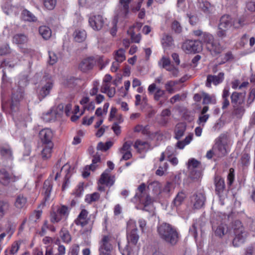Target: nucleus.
<instances>
[{"mask_svg":"<svg viewBox=\"0 0 255 255\" xmlns=\"http://www.w3.org/2000/svg\"><path fill=\"white\" fill-rule=\"evenodd\" d=\"M51 114H52V112H48L45 114H43L42 116L43 120L46 122H52L55 121V118L54 117L50 118Z\"/></svg>","mask_w":255,"mask_h":255,"instance_id":"60","label":"nucleus"},{"mask_svg":"<svg viewBox=\"0 0 255 255\" xmlns=\"http://www.w3.org/2000/svg\"><path fill=\"white\" fill-rule=\"evenodd\" d=\"M112 246L110 243V238L104 236L99 242V255H111Z\"/></svg>","mask_w":255,"mask_h":255,"instance_id":"12","label":"nucleus"},{"mask_svg":"<svg viewBox=\"0 0 255 255\" xmlns=\"http://www.w3.org/2000/svg\"><path fill=\"white\" fill-rule=\"evenodd\" d=\"M28 41L27 36L24 33H17L12 37V42L17 45L24 44Z\"/></svg>","mask_w":255,"mask_h":255,"instance_id":"30","label":"nucleus"},{"mask_svg":"<svg viewBox=\"0 0 255 255\" xmlns=\"http://www.w3.org/2000/svg\"><path fill=\"white\" fill-rule=\"evenodd\" d=\"M186 126L183 124H179L176 126L175 130V138L179 139L184 134Z\"/></svg>","mask_w":255,"mask_h":255,"instance_id":"33","label":"nucleus"},{"mask_svg":"<svg viewBox=\"0 0 255 255\" xmlns=\"http://www.w3.org/2000/svg\"><path fill=\"white\" fill-rule=\"evenodd\" d=\"M207 48L213 56L220 54L223 50V47L220 43L215 40L207 46Z\"/></svg>","mask_w":255,"mask_h":255,"instance_id":"20","label":"nucleus"},{"mask_svg":"<svg viewBox=\"0 0 255 255\" xmlns=\"http://www.w3.org/2000/svg\"><path fill=\"white\" fill-rule=\"evenodd\" d=\"M144 183L140 184L137 188L138 192L136 193L133 199L134 201L139 202L144 206L151 204L161 192V185L158 181H154L148 185V189L151 191L152 197L146 193Z\"/></svg>","mask_w":255,"mask_h":255,"instance_id":"2","label":"nucleus"},{"mask_svg":"<svg viewBox=\"0 0 255 255\" xmlns=\"http://www.w3.org/2000/svg\"><path fill=\"white\" fill-rule=\"evenodd\" d=\"M80 198V184L72 191L70 197V206L71 208L75 207L79 202Z\"/></svg>","mask_w":255,"mask_h":255,"instance_id":"22","label":"nucleus"},{"mask_svg":"<svg viewBox=\"0 0 255 255\" xmlns=\"http://www.w3.org/2000/svg\"><path fill=\"white\" fill-rule=\"evenodd\" d=\"M27 204V198L22 194L18 195L15 197L14 206L18 209L25 207Z\"/></svg>","mask_w":255,"mask_h":255,"instance_id":"29","label":"nucleus"},{"mask_svg":"<svg viewBox=\"0 0 255 255\" xmlns=\"http://www.w3.org/2000/svg\"><path fill=\"white\" fill-rule=\"evenodd\" d=\"M159 237L167 244L174 246L179 240V234L176 228L167 223H162L157 227Z\"/></svg>","mask_w":255,"mask_h":255,"instance_id":"3","label":"nucleus"},{"mask_svg":"<svg viewBox=\"0 0 255 255\" xmlns=\"http://www.w3.org/2000/svg\"><path fill=\"white\" fill-rule=\"evenodd\" d=\"M185 198L186 194L185 192H184L183 191L179 192L177 194L174 200L173 201L172 203L173 205L175 207L180 206L182 204Z\"/></svg>","mask_w":255,"mask_h":255,"instance_id":"34","label":"nucleus"},{"mask_svg":"<svg viewBox=\"0 0 255 255\" xmlns=\"http://www.w3.org/2000/svg\"><path fill=\"white\" fill-rule=\"evenodd\" d=\"M171 115V111L168 109H166L163 110L161 113V116L162 117L161 123L163 125H166L168 121V119L167 117H169Z\"/></svg>","mask_w":255,"mask_h":255,"instance_id":"46","label":"nucleus"},{"mask_svg":"<svg viewBox=\"0 0 255 255\" xmlns=\"http://www.w3.org/2000/svg\"><path fill=\"white\" fill-rule=\"evenodd\" d=\"M65 170V171H67V172L65 175L64 181L62 184V190H65L66 188L67 187L69 183V179L71 176L69 174V172H70V167L68 165H65L63 166V167L61 168V170Z\"/></svg>","mask_w":255,"mask_h":255,"instance_id":"38","label":"nucleus"},{"mask_svg":"<svg viewBox=\"0 0 255 255\" xmlns=\"http://www.w3.org/2000/svg\"><path fill=\"white\" fill-rule=\"evenodd\" d=\"M165 94L164 90H161L160 88H157L156 91L154 95V99L155 101H159L161 97H163Z\"/></svg>","mask_w":255,"mask_h":255,"instance_id":"57","label":"nucleus"},{"mask_svg":"<svg viewBox=\"0 0 255 255\" xmlns=\"http://www.w3.org/2000/svg\"><path fill=\"white\" fill-rule=\"evenodd\" d=\"M23 98V90L22 88H18L16 91L13 90L10 108L13 119L15 118L16 115L14 114L18 110L19 102Z\"/></svg>","mask_w":255,"mask_h":255,"instance_id":"7","label":"nucleus"},{"mask_svg":"<svg viewBox=\"0 0 255 255\" xmlns=\"http://www.w3.org/2000/svg\"><path fill=\"white\" fill-rule=\"evenodd\" d=\"M172 29L176 33H180L182 30V26L179 22L176 20H174L172 24Z\"/></svg>","mask_w":255,"mask_h":255,"instance_id":"53","label":"nucleus"},{"mask_svg":"<svg viewBox=\"0 0 255 255\" xmlns=\"http://www.w3.org/2000/svg\"><path fill=\"white\" fill-rule=\"evenodd\" d=\"M212 231L214 235L220 238H222L224 236L233 231L235 236L233 240L234 247H239L243 244L247 237V232L239 220H236L232 223L231 229H229L228 226L224 223L213 224Z\"/></svg>","mask_w":255,"mask_h":255,"instance_id":"1","label":"nucleus"},{"mask_svg":"<svg viewBox=\"0 0 255 255\" xmlns=\"http://www.w3.org/2000/svg\"><path fill=\"white\" fill-rule=\"evenodd\" d=\"M224 79V73L223 72H220L218 75H209L207 78L206 86L210 88L212 83L216 86L222 83Z\"/></svg>","mask_w":255,"mask_h":255,"instance_id":"16","label":"nucleus"},{"mask_svg":"<svg viewBox=\"0 0 255 255\" xmlns=\"http://www.w3.org/2000/svg\"><path fill=\"white\" fill-rule=\"evenodd\" d=\"M11 49L9 44L4 43L0 46V55L3 56L10 53Z\"/></svg>","mask_w":255,"mask_h":255,"instance_id":"47","label":"nucleus"},{"mask_svg":"<svg viewBox=\"0 0 255 255\" xmlns=\"http://www.w3.org/2000/svg\"><path fill=\"white\" fill-rule=\"evenodd\" d=\"M193 33L195 36L200 37L201 42L206 44L207 47L214 40V37L211 34L203 32L200 29L193 30Z\"/></svg>","mask_w":255,"mask_h":255,"instance_id":"15","label":"nucleus"},{"mask_svg":"<svg viewBox=\"0 0 255 255\" xmlns=\"http://www.w3.org/2000/svg\"><path fill=\"white\" fill-rule=\"evenodd\" d=\"M100 197V195L98 192H94L92 194L86 195L85 201L87 203L90 204L93 202L98 201Z\"/></svg>","mask_w":255,"mask_h":255,"instance_id":"41","label":"nucleus"},{"mask_svg":"<svg viewBox=\"0 0 255 255\" xmlns=\"http://www.w3.org/2000/svg\"><path fill=\"white\" fill-rule=\"evenodd\" d=\"M43 148L41 152L43 160H46L51 157V151L53 146L43 145Z\"/></svg>","mask_w":255,"mask_h":255,"instance_id":"35","label":"nucleus"},{"mask_svg":"<svg viewBox=\"0 0 255 255\" xmlns=\"http://www.w3.org/2000/svg\"><path fill=\"white\" fill-rule=\"evenodd\" d=\"M128 34L130 36L131 40L132 42L139 43L141 39V35L140 34H135L132 31H128Z\"/></svg>","mask_w":255,"mask_h":255,"instance_id":"54","label":"nucleus"},{"mask_svg":"<svg viewBox=\"0 0 255 255\" xmlns=\"http://www.w3.org/2000/svg\"><path fill=\"white\" fill-rule=\"evenodd\" d=\"M21 18L24 20L29 22H35L37 20V18L30 11L24 9L21 13Z\"/></svg>","mask_w":255,"mask_h":255,"instance_id":"31","label":"nucleus"},{"mask_svg":"<svg viewBox=\"0 0 255 255\" xmlns=\"http://www.w3.org/2000/svg\"><path fill=\"white\" fill-rule=\"evenodd\" d=\"M15 181L14 176L9 174L5 169H0V183L6 186Z\"/></svg>","mask_w":255,"mask_h":255,"instance_id":"18","label":"nucleus"},{"mask_svg":"<svg viewBox=\"0 0 255 255\" xmlns=\"http://www.w3.org/2000/svg\"><path fill=\"white\" fill-rule=\"evenodd\" d=\"M69 215L68 208L66 205H61L56 211L51 213L50 220L52 223H58L62 219H66Z\"/></svg>","mask_w":255,"mask_h":255,"instance_id":"8","label":"nucleus"},{"mask_svg":"<svg viewBox=\"0 0 255 255\" xmlns=\"http://www.w3.org/2000/svg\"><path fill=\"white\" fill-rule=\"evenodd\" d=\"M59 235L63 242L65 243H69L71 240L69 232L65 228H62L61 230Z\"/></svg>","mask_w":255,"mask_h":255,"instance_id":"39","label":"nucleus"},{"mask_svg":"<svg viewBox=\"0 0 255 255\" xmlns=\"http://www.w3.org/2000/svg\"><path fill=\"white\" fill-rule=\"evenodd\" d=\"M244 25V20L242 19H240L237 20L233 19V26L236 28H240L243 27Z\"/></svg>","mask_w":255,"mask_h":255,"instance_id":"64","label":"nucleus"},{"mask_svg":"<svg viewBox=\"0 0 255 255\" xmlns=\"http://www.w3.org/2000/svg\"><path fill=\"white\" fill-rule=\"evenodd\" d=\"M203 104L207 105L209 104H215L216 103V100L215 96H210L208 94L206 93H203Z\"/></svg>","mask_w":255,"mask_h":255,"instance_id":"42","label":"nucleus"},{"mask_svg":"<svg viewBox=\"0 0 255 255\" xmlns=\"http://www.w3.org/2000/svg\"><path fill=\"white\" fill-rule=\"evenodd\" d=\"M54 81L51 75L45 73L41 80V88L38 91V98L41 101L48 96L53 88Z\"/></svg>","mask_w":255,"mask_h":255,"instance_id":"6","label":"nucleus"},{"mask_svg":"<svg viewBox=\"0 0 255 255\" xmlns=\"http://www.w3.org/2000/svg\"><path fill=\"white\" fill-rule=\"evenodd\" d=\"M233 107L232 115L238 119L242 118L246 111L244 107L241 105L233 106Z\"/></svg>","mask_w":255,"mask_h":255,"instance_id":"32","label":"nucleus"},{"mask_svg":"<svg viewBox=\"0 0 255 255\" xmlns=\"http://www.w3.org/2000/svg\"><path fill=\"white\" fill-rule=\"evenodd\" d=\"M99 182L101 184H106L108 186H112L115 182V177L110 176L109 174L104 172L101 175Z\"/></svg>","mask_w":255,"mask_h":255,"instance_id":"25","label":"nucleus"},{"mask_svg":"<svg viewBox=\"0 0 255 255\" xmlns=\"http://www.w3.org/2000/svg\"><path fill=\"white\" fill-rule=\"evenodd\" d=\"M9 208V203L4 200H0V219L7 213Z\"/></svg>","mask_w":255,"mask_h":255,"instance_id":"37","label":"nucleus"},{"mask_svg":"<svg viewBox=\"0 0 255 255\" xmlns=\"http://www.w3.org/2000/svg\"><path fill=\"white\" fill-rule=\"evenodd\" d=\"M79 79L74 77H70L67 79V84L70 87H74L78 84Z\"/></svg>","mask_w":255,"mask_h":255,"instance_id":"62","label":"nucleus"},{"mask_svg":"<svg viewBox=\"0 0 255 255\" xmlns=\"http://www.w3.org/2000/svg\"><path fill=\"white\" fill-rule=\"evenodd\" d=\"M55 244L58 245V251L59 255H64L65 253V248L64 246L61 245L60 241L59 239L56 240Z\"/></svg>","mask_w":255,"mask_h":255,"instance_id":"59","label":"nucleus"},{"mask_svg":"<svg viewBox=\"0 0 255 255\" xmlns=\"http://www.w3.org/2000/svg\"><path fill=\"white\" fill-rule=\"evenodd\" d=\"M2 8L4 13L8 15L11 14L16 7L10 5L8 3H5L3 6H2Z\"/></svg>","mask_w":255,"mask_h":255,"instance_id":"56","label":"nucleus"},{"mask_svg":"<svg viewBox=\"0 0 255 255\" xmlns=\"http://www.w3.org/2000/svg\"><path fill=\"white\" fill-rule=\"evenodd\" d=\"M134 131L135 132H141L143 134L148 135L149 134V127L146 126L143 127L140 125H137L134 128Z\"/></svg>","mask_w":255,"mask_h":255,"instance_id":"43","label":"nucleus"},{"mask_svg":"<svg viewBox=\"0 0 255 255\" xmlns=\"http://www.w3.org/2000/svg\"><path fill=\"white\" fill-rule=\"evenodd\" d=\"M0 154L4 159L11 161L13 159L12 149L7 144L0 146Z\"/></svg>","mask_w":255,"mask_h":255,"instance_id":"19","label":"nucleus"},{"mask_svg":"<svg viewBox=\"0 0 255 255\" xmlns=\"http://www.w3.org/2000/svg\"><path fill=\"white\" fill-rule=\"evenodd\" d=\"M87 33L85 30H81V50L85 49L87 47V43L85 42Z\"/></svg>","mask_w":255,"mask_h":255,"instance_id":"48","label":"nucleus"},{"mask_svg":"<svg viewBox=\"0 0 255 255\" xmlns=\"http://www.w3.org/2000/svg\"><path fill=\"white\" fill-rule=\"evenodd\" d=\"M79 252V245L75 244L72 246L70 249L69 255H78Z\"/></svg>","mask_w":255,"mask_h":255,"instance_id":"61","label":"nucleus"},{"mask_svg":"<svg viewBox=\"0 0 255 255\" xmlns=\"http://www.w3.org/2000/svg\"><path fill=\"white\" fill-rule=\"evenodd\" d=\"M233 19L229 15H223L218 24V31L217 35L221 39L229 36L228 30L233 26Z\"/></svg>","mask_w":255,"mask_h":255,"instance_id":"5","label":"nucleus"},{"mask_svg":"<svg viewBox=\"0 0 255 255\" xmlns=\"http://www.w3.org/2000/svg\"><path fill=\"white\" fill-rule=\"evenodd\" d=\"M191 204L194 209H199L204 205L206 197L201 192H196L191 197Z\"/></svg>","mask_w":255,"mask_h":255,"instance_id":"13","label":"nucleus"},{"mask_svg":"<svg viewBox=\"0 0 255 255\" xmlns=\"http://www.w3.org/2000/svg\"><path fill=\"white\" fill-rule=\"evenodd\" d=\"M127 238L128 244L124 249H121L120 244L119 248L121 251L122 255H130L132 251L131 245L135 246L139 239V236L137 234V229L136 227L135 222L133 220H129L127 223Z\"/></svg>","mask_w":255,"mask_h":255,"instance_id":"4","label":"nucleus"},{"mask_svg":"<svg viewBox=\"0 0 255 255\" xmlns=\"http://www.w3.org/2000/svg\"><path fill=\"white\" fill-rule=\"evenodd\" d=\"M171 64V61L169 58L162 57L160 61H158V65L162 67V68H166L167 66H169Z\"/></svg>","mask_w":255,"mask_h":255,"instance_id":"52","label":"nucleus"},{"mask_svg":"<svg viewBox=\"0 0 255 255\" xmlns=\"http://www.w3.org/2000/svg\"><path fill=\"white\" fill-rule=\"evenodd\" d=\"M88 212L85 209H82L81 211V226L84 227L86 226L85 232H89L92 229L91 225L89 223V219H87Z\"/></svg>","mask_w":255,"mask_h":255,"instance_id":"23","label":"nucleus"},{"mask_svg":"<svg viewBox=\"0 0 255 255\" xmlns=\"http://www.w3.org/2000/svg\"><path fill=\"white\" fill-rule=\"evenodd\" d=\"M64 110V105L63 104H61L58 105L57 107L55 110H51L50 112H52V114H51L50 116V118L54 117L55 118V120L57 118L61 117V115L63 113Z\"/></svg>","mask_w":255,"mask_h":255,"instance_id":"40","label":"nucleus"},{"mask_svg":"<svg viewBox=\"0 0 255 255\" xmlns=\"http://www.w3.org/2000/svg\"><path fill=\"white\" fill-rule=\"evenodd\" d=\"M94 60L91 57H88L83 59L81 62V71L86 72L92 69L94 65Z\"/></svg>","mask_w":255,"mask_h":255,"instance_id":"24","label":"nucleus"},{"mask_svg":"<svg viewBox=\"0 0 255 255\" xmlns=\"http://www.w3.org/2000/svg\"><path fill=\"white\" fill-rule=\"evenodd\" d=\"M177 83L175 81H168L165 85L166 90L170 94H172L174 92L173 87Z\"/></svg>","mask_w":255,"mask_h":255,"instance_id":"49","label":"nucleus"},{"mask_svg":"<svg viewBox=\"0 0 255 255\" xmlns=\"http://www.w3.org/2000/svg\"><path fill=\"white\" fill-rule=\"evenodd\" d=\"M235 179L234 170L233 168H230L229 172L227 176L228 185V186H231L233 184Z\"/></svg>","mask_w":255,"mask_h":255,"instance_id":"55","label":"nucleus"},{"mask_svg":"<svg viewBox=\"0 0 255 255\" xmlns=\"http://www.w3.org/2000/svg\"><path fill=\"white\" fill-rule=\"evenodd\" d=\"M125 51L122 49L121 48L119 49L116 53L115 55V60L117 61L118 62H120L122 63L123 61H124L126 59V56H125Z\"/></svg>","mask_w":255,"mask_h":255,"instance_id":"45","label":"nucleus"},{"mask_svg":"<svg viewBox=\"0 0 255 255\" xmlns=\"http://www.w3.org/2000/svg\"><path fill=\"white\" fill-rule=\"evenodd\" d=\"M132 143L131 141H128L125 142L122 147L120 149V152L121 153L126 152L128 151H130L131 150V146Z\"/></svg>","mask_w":255,"mask_h":255,"instance_id":"51","label":"nucleus"},{"mask_svg":"<svg viewBox=\"0 0 255 255\" xmlns=\"http://www.w3.org/2000/svg\"><path fill=\"white\" fill-rule=\"evenodd\" d=\"M134 147L136 149H138L139 146H143L145 147L147 146H148L147 149H150L149 147V145L148 143L146 141H143L140 140H136L134 144Z\"/></svg>","mask_w":255,"mask_h":255,"instance_id":"58","label":"nucleus"},{"mask_svg":"<svg viewBox=\"0 0 255 255\" xmlns=\"http://www.w3.org/2000/svg\"><path fill=\"white\" fill-rule=\"evenodd\" d=\"M39 33L44 39H48L51 35V31L47 26H41L39 28Z\"/></svg>","mask_w":255,"mask_h":255,"instance_id":"36","label":"nucleus"},{"mask_svg":"<svg viewBox=\"0 0 255 255\" xmlns=\"http://www.w3.org/2000/svg\"><path fill=\"white\" fill-rule=\"evenodd\" d=\"M39 136L43 145L53 146V143L52 141L53 132L50 128L42 129L40 131Z\"/></svg>","mask_w":255,"mask_h":255,"instance_id":"11","label":"nucleus"},{"mask_svg":"<svg viewBox=\"0 0 255 255\" xmlns=\"http://www.w3.org/2000/svg\"><path fill=\"white\" fill-rule=\"evenodd\" d=\"M182 48L187 53H198L202 49V44L199 40H186L182 45Z\"/></svg>","mask_w":255,"mask_h":255,"instance_id":"9","label":"nucleus"},{"mask_svg":"<svg viewBox=\"0 0 255 255\" xmlns=\"http://www.w3.org/2000/svg\"><path fill=\"white\" fill-rule=\"evenodd\" d=\"M225 138V134L220 135L216 139V143L213 146L215 156L218 157H222L227 153L225 143L223 142L224 139Z\"/></svg>","mask_w":255,"mask_h":255,"instance_id":"10","label":"nucleus"},{"mask_svg":"<svg viewBox=\"0 0 255 255\" xmlns=\"http://www.w3.org/2000/svg\"><path fill=\"white\" fill-rule=\"evenodd\" d=\"M200 165V162L194 158L188 160V167L191 170L190 177L192 179H198L201 176V173L199 171H196L194 170Z\"/></svg>","mask_w":255,"mask_h":255,"instance_id":"17","label":"nucleus"},{"mask_svg":"<svg viewBox=\"0 0 255 255\" xmlns=\"http://www.w3.org/2000/svg\"><path fill=\"white\" fill-rule=\"evenodd\" d=\"M245 94L234 92L231 96V103L233 106L241 105L245 102Z\"/></svg>","mask_w":255,"mask_h":255,"instance_id":"21","label":"nucleus"},{"mask_svg":"<svg viewBox=\"0 0 255 255\" xmlns=\"http://www.w3.org/2000/svg\"><path fill=\"white\" fill-rule=\"evenodd\" d=\"M89 22L92 28L95 30H99L103 27L105 20L100 14L93 15L89 19Z\"/></svg>","mask_w":255,"mask_h":255,"instance_id":"14","label":"nucleus"},{"mask_svg":"<svg viewBox=\"0 0 255 255\" xmlns=\"http://www.w3.org/2000/svg\"><path fill=\"white\" fill-rule=\"evenodd\" d=\"M162 46L164 51L169 50L173 46V40L171 36L164 34L161 40Z\"/></svg>","mask_w":255,"mask_h":255,"instance_id":"27","label":"nucleus"},{"mask_svg":"<svg viewBox=\"0 0 255 255\" xmlns=\"http://www.w3.org/2000/svg\"><path fill=\"white\" fill-rule=\"evenodd\" d=\"M43 3L47 9L52 10L56 5V0H44Z\"/></svg>","mask_w":255,"mask_h":255,"instance_id":"50","label":"nucleus"},{"mask_svg":"<svg viewBox=\"0 0 255 255\" xmlns=\"http://www.w3.org/2000/svg\"><path fill=\"white\" fill-rule=\"evenodd\" d=\"M52 183L48 180H45L43 184L44 199L45 201H48L50 199V193L52 189Z\"/></svg>","mask_w":255,"mask_h":255,"instance_id":"26","label":"nucleus"},{"mask_svg":"<svg viewBox=\"0 0 255 255\" xmlns=\"http://www.w3.org/2000/svg\"><path fill=\"white\" fill-rule=\"evenodd\" d=\"M215 191L218 195H220L222 193L225 188L224 180L219 177L216 176L215 177Z\"/></svg>","mask_w":255,"mask_h":255,"instance_id":"28","label":"nucleus"},{"mask_svg":"<svg viewBox=\"0 0 255 255\" xmlns=\"http://www.w3.org/2000/svg\"><path fill=\"white\" fill-rule=\"evenodd\" d=\"M210 4L208 1H202L199 4V7L204 12L208 11Z\"/></svg>","mask_w":255,"mask_h":255,"instance_id":"63","label":"nucleus"},{"mask_svg":"<svg viewBox=\"0 0 255 255\" xmlns=\"http://www.w3.org/2000/svg\"><path fill=\"white\" fill-rule=\"evenodd\" d=\"M96 167L97 166L95 165L86 166L83 169L82 174V176L85 178L88 177L90 174V171H94Z\"/></svg>","mask_w":255,"mask_h":255,"instance_id":"44","label":"nucleus"}]
</instances>
